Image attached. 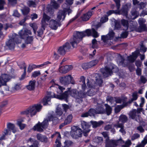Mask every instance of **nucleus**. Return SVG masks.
Masks as SVG:
<instances>
[{
    "label": "nucleus",
    "instance_id": "f257e3e1",
    "mask_svg": "<svg viewBox=\"0 0 147 147\" xmlns=\"http://www.w3.org/2000/svg\"><path fill=\"white\" fill-rule=\"evenodd\" d=\"M92 32L94 37L97 38L99 36V34L94 28L92 29V31L91 30L88 29L82 32L76 31L74 34L73 37L70 40V43L72 47L73 48L76 47L77 44L82 40L84 37L86 36H90Z\"/></svg>",
    "mask_w": 147,
    "mask_h": 147
},
{
    "label": "nucleus",
    "instance_id": "f03ea898",
    "mask_svg": "<svg viewBox=\"0 0 147 147\" xmlns=\"http://www.w3.org/2000/svg\"><path fill=\"white\" fill-rule=\"evenodd\" d=\"M51 121H53L54 124H56L59 122V120L57 117H54L52 114H49L47 118L42 123H40L39 122L34 126L33 129L34 131L42 132L43 131V129L47 127L48 122Z\"/></svg>",
    "mask_w": 147,
    "mask_h": 147
},
{
    "label": "nucleus",
    "instance_id": "7ed1b4c3",
    "mask_svg": "<svg viewBox=\"0 0 147 147\" xmlns=\"http://www.w3.org/2000/svg\"><path fill=\"white\" fill-rule=\"evenodd\" d=\"M96 83L94 84L93 85L92 83H90L89 82V80L88 79V82L87 83L88 86L90 88V89L88 90L86 92L87 95L89 96H92L95 94V91L97 90V88L96 87L97 85L100 87L101 86L102 83V80L101 77L98 74H96L95 75Z\"/></svg>",
    "mask_w": 147,
    "mask_h": 147
},
{
    "label": "nucleus",
    "instance_id": "20e7f679",
    "mask_svg": "<svg viewBox=\"0 0 147 147\" xmlns=\"http://www.w3.org/2000/svg\"><path fill=\"white\" fill-rule=\"evenodd\" d=\"M118 71V68L115 65L110 63L105 68L100 69V71L104 77H107L109 75H111L113 72H116Z\"/></svg>",
    "mask_w": 147,
    "mask_h": 147
},
{
    "label": "nucleus",
    "instance_id": "39448f33",
    "mask_svg": "<svg viewBox=\"0 0 147 147\" xmlns=\"http://www.w3.org/2000/svg\"><path fill=\"white\" fill-rule=\"evenodd\" d=\"M42 106L40 104H36L30 107L26 110L21 113L23 115L30 114L31 117L35 115L37 112H39L42 109Z\"/></svg>",
    "mask_w": 147,
    "mask_h": 147
},
{
    "label": "nucleus",
    "instance_id": "423d86ee",
    "mask_svg": "<svg viewBox=\"0 0 147 147\" xmlns=\"http://www.w3.org/2000/svg\"><path fill=\"white\" fill-rule=\"evenodd\" d=\"M21 40L18 35L13 36L6 42V46L11 50H13L15 47V42L17 44L20 43Z\"/></svg>",
    "mask_w": 147,
    "mask_h": 147
},
{
    "label": "nucleus",
    "instance_id": "0eeeda50",
    "mask_svg": "<svg viewBox=\"0 0 147 147\" xmlns=\"http://www.w3.org/2000/svg\"><path fill=\"white\" fill-rule=\"evenodd\" d=\"M78 91L76 89L71 90L70 88H68V90L64 92V93L61 96H58V98L60 99H67L68 98L69 95L70 94L72 97L75 98L76 101V99L78 98Z\"/></svg>",
    "mask_w": 147,
    "mask_h": 147
},
{
    "label": "nucleus",
    "instance_id": "6e6552de",
    "mask_svg": "<svg viewBox=\"0 0 147 147\" xmlns=\"http://www.w3.org/2000/svg\"><path fill=\"white\" fill-rule=\"evenodd\" d=\"M124 143V141L121 139L117 140H110L108 138L106 140L105 147H112L113 146H116Z\"/></svg>",
    "mask_w": 147,
    "mask_h": 147
},
{
    "label": "nucleus",
    "instance_id": "1a4fd4ad",
    "mask_svg": "<svg viewBox=\"0 0 147 147\" xmlns=\"http://www.w3.org/2000/svg\"><path fill=\"white\" fill-rule=\"evenodd\" d=\"M82 131L81 129H78L76 126H74L70 132L71 136L74 139H77L82 136Z\"/></svg>",
    "mask_w": 147,
    "mask_h": 147
},
{
    "label": "nucleus",
    "instance_id": "9d476101",
    "mask_svg": "<svg viewBox=\"0 0 147 147\" xmlns=\"http://www.w3.org/2000/svg\"><path fill=\"white\" fill-rule=\"evenodd\" d=\"M48 96L45 97L42 101L43 105H46L47 104V102L49 101L51 98H55L60 100H62L59 98L58 96H61V95H55V93L53 92H48Z\"/></svg>",
    "mask_w": 147,
    "mask_h": 147
},
{
    "label": "nucleus",
    "instance_id": "9b49d317",
    "mask_svg": "<svg viewBox=\"0 0 147 147\" xmlns=\"http://www.w3.org/2000/svg\"><path fill=\"white\" fill-rule=\"evenodd\" d=\"M131 4L129 3H128L123 5L122 8L118 11L117 13L125 16L126 18H127L128 11L131 8Z\"/></svg>",
    "mask_w": 147,
    "mask_h": 147
},
{
    "label": "nucleus",
    "instance_id": "f8f14e48",
    "mask_svg": "<svg viewBox=\"0 0 147 147\" xmlns=\"http://www.w3.org/2000/svg\"><path fill=\"white\" fill-rule=\"evenodd\" d=\"M71 48V46L68 42H66L62 46L59 47L58 50V53L62 55H65L66 52Z\"/></svg>",
    "mask_w": 147,
    "mask_h": 147
},
{
    "label": "nucleus",
    "instance_id": "ddd939ff",
    "mask_svg": "<svg viewBox=\"0 0 147 147\" xmlns=\"http://www.w3.org/2000/svg\"><path fill=\"white\" fill-rule=\"evenodd\" d=\"M7 129L5 130L4 133L5 135H10L11 131L15 133L17 131V129L16 128L15 125L11 123H8L7 125Z\"/></svg>",
    "mask_w": 147,
    "mask_h": 147
},
{
    "label": "nucleus",
    "instance_id": "4468645a",
    "mask_svg": "<svg viewBox=\"0 0 147 147\" xmlns=\"http://www.w3.org/2000/svg\"><path fill=\"white\" fill-rule=\"evenodd\" d=\"M72 78L69 75L65 76L60 77L59 78L60 82L62 84L66 85L69 84L71 82Z\"/></svg>",
    "mask_w": 147,
    "mask_h": 147
},
{
    "label": "nucleus",
    "instance_id": "2eb2a0df",
    "mask_svg": "<svg viewBox=\"0 0 147 147\" xmlns=\"http://www.w3.org/2000/svg\"><path fill=\"white\" fill-rule=\"evenodd\" d=\"M115 34L112 30H110L109 33L106 36L102 35L101 36V39L105 42H107L109 40L112 39L114 37Z\"/></svg>",
    "mask_w": 147,
    "mask_h": 147
},
{
    "label": "nucleus",
    "instance_id": "dca6fc26",
    "mask_svg": "<svg viewBox=\"0 0 147 147\" xmlns=\"http://www.w3.org/2000/svg\"><path fill=\"white\" fill-rule=\"evenodd\" d=\"M20 37L22 38L25 39L28 36V35H31V31L26 29H24L21 30L19 33Z\"/></svg>",
    "mask_w": 147,
    "mask_h": 147
},
{
    "label": "nucleus",
    "instance_id": "f3484780",
    "mask_svg": "<svg viewBox=\"0 0 147 147\" xmlns=\"http://www.w3.org/2000/svg\"><path fill=\"white\" fill-rule=\"evenodd\" d=\"M113 126L117 129L119 128V132L122 133L123 135H125L126 134L125 130L124 124L123 123H120L119 121H117L116 123L113 125Z\"/></svg>",
    "mask_w": 147,
    "mask_h": 147
},
{
    "label": "nucleus",
    "instance_id": "a211bd4d",
    "mask_svg": "<svg viewBox=\"0 0 147 147\" xmlns=\"http://www.w3.org/2000/svg\"><path fill=\"white\" fill-rule=\"evenodd\" d=\"M73 68L71 65H66L65 66H61L59 68V72L63 74H65L69 71L71 70Z\"/></svg>",
    "mask_w": 147,
    "mask_h": 147
},
{
    "label": "nucleus",
    "instance_id": "6ab92c4d",
    "mask_svg": "<svg viewBox=\"0 0 147 147\" xmlns=\"http://www.w3.org/2000/svg\"><path fill=\"white\" fill-rule=\"evenodd\" d=\"M72 118L73 116L71 114L68 115L65 119L64 123L59 125V129H61L64 126L70 123L72 121Z\"/></svg>",
    "mask_w": 147,
    "mask_h": 147
},
{
    "label": "nucleus",
    "instance_id": "aec40b11",
    "mask_svg": "<svg viewBox=\"0 0 147 147\" xmlns=\"http://www.w3.org/2000/svg\"><path fill=\"white\" fill-rule=\"evenodd\" d=\"M139 54V51H135L134 52L132 53V55L127 57V60L129 62H134L138 57Z\"/></svg>",
    "mask_w": 147,
    "mask_h": 147
},
{
    "label": "nucleus",
    "instance_id": "412c9836",
    "mask_svg": "<svg viewBox=\"0 0 147 147\" xmlns=\"http://www.w3.org/2000/svg\"><path fill=\"white\" fill-rule=\"evenodd\" d=\"M117 62L119 66H121L122 67H126L127 65V64L125 62V59L123 57L119 55L118 56Z\"/></svg>",
    "mask_w": 147,
    "mask_h": 147
},
{
    "label": "nucleus",
    "instance_id": "4be33fe9",
    "mask_svg": "<svg viewBox=\"0 0 147 147\" xmlns=\"http://www.w3.org/2000/svg\"><path fill=\"white\" fill-rule=\"evenodd\" d=\"M61 25V22L59 21H57L54 20H52L50 21V26L53 29L56 30L58 26Z\"/></svg>",
    "mask_w": 147,
    "mask_h": 147
},
{
    "label": "nucleus",
    "instance_id": "5701e85b",
    "mask_svg": "<svg viewBox=\"0 0 147 147\" xmlns=\"http://www.w3.org/2000/svg\"><path fill=\"white\" fill-rule=\"evenodd\" d=\"M50 19L51 18L47 16L46 14L45 13L43 14V18L41 21V27L44 30H45V26L47 24L46 22H48Z\"/></svg>",
    "mask_w": 147,
    "mask_h": 147
},
{
    "label": "nucleus",
    "instance_id": "b1692460",
    "mask_svg": "<svg viewBox=\"0 0 147 147\" xmlns=\"http://www.w3.org/2000/svg\"><path fill=\"white\" fill-rule=\"evenodd\" d=\"M9 80L8 76L6 74H3L1 77L0 76V87L2 86L6 85V82Z\"/></svg>",
    "mask_w": 147,
    "mask_h": 147
},
{
    "label": "nucleus",
    "instance_id": "393cba45",
    "mask_svg": "<svg viewBox=\"0 0 147 147\" xmlns=\"http://www.w3.org/2000/svg\"><path fill=\"white\" fill-rule=\"evenodd\" d=\"M66 13L65 12V11L63 10H60L57 14V20L60 22V20L62 19V20H64L65 17Z\"/></svg>",
    "mask_w": 147,
    "mask_h": 147
},
{
    "label": "nucleus",
    "instance_id": "a878e982",
    "mask_svg": "<svg viewBox=\"0 0 147 147\" xmlns=\"http://www.w3.org/2000/svg\"><path fill=\"white\" fill-rule=\"evenodd\" d=\"M87 94L86 93L81 90L78 92V97L77 99H76V102L78 103H80L83 101L82 98L86 97Z\"/></svg>",
    "mask_w": 147,
    "mask_h": 147
},
{
    "label": "nucleus",
    "instance_id": "bb28decb",
    "mask_svg": "<svg viewBox=\"0 0 147 147\" xmlns=\"http://www.w3.org/2000/svg\"><path fill=\"white\" fill-rule=\"evenodd\" d=\"M132 98L128 101L125 103L123 102V104L125 106L128 105L129 104H131L133 101L136 100L138 98V94L137 92H133L132 94Z\"/></svg>",
    "mask_w": 147,
    "mask_h": 147
},
{
    "label": "nucleus",
    "instance_id": "cd10ccee",
    "mask_svg": "<svg viewBox=\"0 0 147 147\" xmlns=\"http://www.w3.org/2000/svg\"><path fill=\"white\" fill-rule=\"evenodd\" d=\"M36 137L38 140L42 142L47 143L48 142V138L45 136L40 134H37Z\"/></svg>",
    "mask_w": 147,
    "mask_h": 147
},
{
    "label": "nucleus",
    "instance_id": "c85d7f7f",
    "mask_svg": "<svg viewBox=\"0 0 147 147\" xmlns=\"http://www.w3.org/2000/svg\"><path fill=\"white\" fill-rule=\"evenodd\" d=\"M81 125L83 130H85L87 132L90 131V130L89 129V128L90 127V125L88 123L84 121H81Z\"/></svg>",
    "mask_w": 147,
    "mask_h": 147
},
{
    "label": "nucleus",
    "instance_id": "c756f323",
    "mask_svg": "<svg viewBox=\"0 0 147 147\" xmlns=\"http://www.w3.org/2000/svg\"><path fill=\"white\" fill-rule=\"evenodd\" d=\"M93 13V11H91L88 12L84 14L81 17L82 20L84 21H86L88 20L89 18L92 16Z\"/></svg>",
    "mask_w": 147,
    "mask_h": 147
},
{
    "label": "nucleus",
    "instance_id": "7c9ffc66",
    "mask_svg": "<svg viewBox=\"0 0 147 147\" xmlns=\"http://www.w3.org/2000/svg\"><path fill=\"white\" fill-rule=\"evenodd\" d=\"M28 142L32 143V144L29 146V147H38L39 142L37 140L30 138L28 140Z\"/></svg>",
    "mask_w": 147,
    "mask_h": 147
},
{
    "label": "nucleus",
    "instance_id": "2f4dec72",
    "mask_svg": "<svg viewBox=\"0 0 147 147\" xmlns=\"http://www.w3.org/2000/svg\"><path fill=\"white\" fill-rule=\"evenodd\" d=\"M146 125V124L144 122H142L140 124L139 126L137 127L136 129L140 133H143L145 131V130L144 127Z\"/></svg>",
    "mask_w": 147,
    "mask_h": 147
},
{
    "label": "nucleus",
    "instance_id": "473e14b6",
    "mask_svg": "<svg viewBox=\"0 0 147 147\" xmlns=\"http://www.w3.org/2000/svg\"><path fill=\"white\" fill-rule=\"evenodd\" d=\"M138 24L136 21H131L130 22L129 27L132 31H136V29L137 28V26Z\"/></svg>",
    "mask_w": 147,
    "mask_h": 147
},
{
    "label": "nucleus",
    "instance_id": "72a5a7b5",
    "mask_svg": "<svg viewBox=\"0 0 147 147\" xmlns=\"http://www.w3.org/2000/svg\"><path fill=\"white\" fill-rule=\"evenodd\" d=\"M131 16L130 18H128L129 19L134 20L137 18L139 15V13L136 11L133 10L131 11Z\"/></svg>",
    "mask_w": 147,
    "mask_h": 147
},
{
    "label": "nucleus",
    "instance_id": "f704fd0d",
    "mask_svg": "<svg viewBox=\"0 0 147 147\" xmlns=\"http://www.w3.org/2000/svg\"><path fill=\"white\" fill-rule=\"evenodd\" d=\"M36 81L34 80L29 82V84L27 86V88L30 90H32L34 89L35 88Z\"/></svg>",
    "mask_w": 147,
    "mask_h": 147
},
{
    "label": "nucleus",
    "instance_id": "c9c22d12",
    "mask_svg": "<svg viewBox=\"0 0 147 147\" xmlns=\"http://www.w3.org/2000/svg\"><path fill=\"white\" fill-rule=\"evenodd\" d=\"M147 30L146 24L140 25L136 29V32H141Z\"/></svg>",
    "mask_w": 147,
    "mask_h": 147
},
{
    "label": "nucleus",
    "instance_id": "e433bc0d",
    "mask_svg": "<svg viewBox=\"0 0 147 147\" xmlns=\"http://www.w3.org/2000/svg\"><path fill=\"white\" fill-rule=\"evenodd\" d=\"M91 123L92 126V127L94 128H96L97 127L100 126L103 123V122L100 121L98 122L96 121H91Z\"/></svg>",
    "mask_w": 147,
    "mask_h": 147
},
{
    "label": "nucleus",
    "instance_id": "4c0bfd02",
    "mask_svg": "<svg viewBox=\"0 0 147 147\" xmlns=\"http://www.w3.org/2000/svg\"><path fill=\"white\" fill-rule=\"evenodd\" d=\"M121 24L125 27V30H127L128 28L129 23L127 20L122 19L121 20Z\"/></svg>",
    "mask_w": 147,
    "mask_h": 147
},
{
    "label": "nucleus",
    "instance_id": "58836bf2",
    "mask_svg": "<svg viewBox=\"0 0 147 147\" xmlns=\"http://www.w3.org/2000/svg\"><path fill=\"white\" fill-rule=\"evenodd\" d=\"M127 117L125 115H121L119 117V121L121 122V123H123L124 124V123L127 121Z\"/></svg>",
    "mask_w": 147,
    "mask_h": 147
},
{
    "label": "nucleus",
    "instance_id": "ea45409f",
    "mask_svg": "<svg viewBox=\"0 0 147 147\" xmlns=\"http://www.w3.org/2000/svg\"><path fill=\"white\" fill-rule=\"evenodd\" d=\"M147 143V136H146L142 141L141 143L137 145L135 147H144L145 145Z\"/></svg>",
    "mask_w": 147,
    "mask_h": 147
},
{
    "label": "nucleus",
    "instance_id": "a19ab883",
    "mask_svg": "<svg viewBox=\"0 0 147 147\" xmlns=\"http://www.w3.org/2000/svg\"><path fill=\"white\" fill-rule=\"evenodd\" d=\"M137 113H138V112L137 110L136 109H134L129 113V115L132 119H134L136 116Z\"/></svg>",
    "mask_w": 147,
    "mask_h": 147
},
{
    "label": "nucleus",
    "instance_id": "79ce46f5",
    "mask_svg": "<svg viewBox=\"0 0 147 147\" xmlns=\"http://www.w3.org/2000/svg\"><path fill=\"white\" fill-rule=\"evenodd\" d=\"M105 106L106 107L105 113H107V115H109L112 112V108L109 105L107 104H105Z\"/></svg>",
    "mask_w": 147,
    "mask_h": 147
},
{
    "label": "nucleus",
    "instance_id": "37998d69",
    "mask_svg": "<svg viewBox=\"0 0 147 147\" xmlns=\"http://www.w3.org/2000/svg\"><path fill=\"white\" fill-rule=\"evenodd\" d=\"M96 114H102L105 113V109L101 107H100L96 108Z\"/></svg>",
    "mask_w": 147,
    "mask_h": 147
},
{
    "label": "nucleus",
    "instance_id": "c03bdc74",
    "mask_svg": "<svg viewBox=\"0 0 147 147\" xmlns=\"http://www.w3.org/2000/svg\"><path fill=\"white\" fill-rule=\"evenodd\" d=\"M58 86V88L57 89V95H61L64 93H62L63 91L65 89V88L63 87L60 86L58 85H57Z\"/></svg>",
    "mask_w": 147,
    "mask_h": 147
},
{
    "label": "nucleus",
    "instance_id": "a18cd8bd",
    "mask_svg": "<svg viewBox=\"0 0 147 147\" xmlns=\"http://www.w3.org/2000/svg\"><path fill=\"white\" fill-rule=\"evenodd\" d=\"M29 10L30 9L28 7H24L22 9H21L24 15H26L28 14Z\"/></svg>",
    "mask_w": 147,
    "mask_h": 147
},
{
    "label": "nucleus",
    "instance_id": "49530a36",
    "mask_svg": "<svg viewBox=\"0 0 147 147\" xmlns=\"http://www.w3.org/2000/svg\"><path fill=\"white\" fill-rule=\"evenodd\" d=\"M88 112L90 116H94L95 114H97L96 109H91L89 110Z\"/></svg>",
    "mask_w": 147,
    "mask_h": 147
},
{
    "label": "nucleus",
    "instance_id": "de8ad7c7",
    "mask_svg": "<svg viewBox=\"0 0 147 147\" xmlns=\"http://www.w3.org/2000/svg\"><path fill=\"white\" fill-rule=\"evenodd\" d=\"M30 26L32 27L34 30V33L36 34V31L38 28V26L37 24L35 23H33L30 24Z\"/></svg>",
    "mask_w": 147,
    "mask_h": 147
},
{
    "label": "nucleus",
    "instance_id": "09e8293b",
    "mask_svg": "<svg viewBox=\"0 0 147 147\" xmlns=\"http://www.w3.org/2000/svg\"><path fill=\"white\" fill-rule=\"evenodd\" d=\"M51 4L53 7L55 9H57L59 6V5L55 0L51 1Z\"/></svg>",
    "mask_w": 147,
    "mask_h": 147
},
{
    "label": "nucleus",
    "instance_id": "8fccbe9b",
    "mask_svg": "<svg viewBox=\"0 0 147 147\" xmlns=\"http://www.w3.org/2000/svg\"><path fill=\"white\" fill-rule=\"evenodd\" d=\"M17 125L19 127L20 129L22 130L25 127L26 125L25 124L22 123L21 121H18L17 122Z\"/></svg>",
    "mask_w": 147,
    "mask_h": 147
},
{
    "label": "nucleus",
    "instance_id": "3c124183",
    "mask_svg": "<svg viewBox=\"0 0 147 147\" xmlns=\"http://www.w3.org/2000/svg\"><path fill=\"white\" fill-rule=\"evenodd\" d=\"M73 144V142L72 141L69 140H67L65 141L64 142V146H63V147H69L70 146Z\"/></svg>",
    "mask_w": 147,
    "mask_h": 147
},
{
    "label": "nucleus",
    "instance_id": "603ef678",
    "mask_svg": "<svg viewBox=\"0 0 147 147\" xmlns=\"http://www.w3.org/2000/svg\"><path fill=\"white\" fill-rule=\"evenodd\" d=\"M26 39L25 40V43L26 44L30 43L33 40V38L32 36H28L26 38Z\"/></svg>",
    "mask_w": 147,
    "mask_h": 147
},
{
    "label": "nucleus",
    "instance_id": "864d4df0",
    "mask_svg": "<svg viewBox=\"0 0 147 147\" xmlns=\"http://www.w3.org/2000/svg\"><path fill=\"white\" fill-rule=\"evenodd\" d=\"M56 113L57 115L60 116H61L63 113L61 109L59 107H57L56 111Z\"/></svg>",
    "mask_w": 147,
    "mask_h": 147
},
{
    "label": "nucleus",
    "instance_id": "5fc2aeb1",
    "mask_svg": "<svg viewBox=\"0 0 147 147\" xmlns=\"http://www.w3.org/2000/svg\"><path fill=\"white\" fill-rule=\"evenodd\" d=\"M131 141L129 140H128L125 142V144L122 146V147H129V146L131 144Z\"/></svg>",
    "mask_w": 147,
    "mask_h": 147
},
{
    "label": "nucleus",
    "instance_id": "6e6d98bb",
    "mask_svg": "<svg viewBox=\"0 0 147 147\" xmlns=\"http://www.w3.org/2000/svg\"><path fill=\"white\" fill-rule=\"evenodd\" d=\"M98 60H92L89 62L90 65L91 66V67L92 66H95L98 62Z\"/></svg>",
    "mask_w": 147,
    "mask_h": 147
},
{
    "label": "nucleus",
    "instance_id": "4d7b16f0",
    "mask_svg": "<svg viewBox=\"0 0 147 147\" xmlns=\"http://www.w3.org/2000/svg\"><path fill=\"white\" fill-rule=\"evenodd\" d=\"M23 69H24V72L23 74L22 75L21 78L20 79V80H22L23 79L26 75V67L24 63L23 64Z\"/></svg>",
    "mask_w": 147,
    "mask_h": 147
},
{
    "label": "nucleus",
    "instance_id": "13d9d810",
    "mask_svg": "<svg viewBox=\"0 0 147 147\" xmlns=\"http://www.w3.org/2000/svg\"><path fill=\"white\" fill-rule=\"evenodd\" d=\"M56 136L57 137V138L61 139V137L59 133L58 132H55V133L51 135V138H53L54 137Z\"/></svg>",
    "mask_w": 147,
    "mask_h": 147
},
{
    "label": "nucleus",
    "instance_id": "bf43d9fd",
    "mask_svg": "<svg viewBox=\"0 0 147 147\" xmlns=\"http://www.w3.org/2000/svg\"><path fill=\"white\" fill-rule=\"evenodd\" d=\"M140 137V135L138 133H136L134 134L131 137V139L134 140Z\"/></svg>",
    "mask_w": 147,
    "mask_h": 147
},
{
    "label": "nucleus",
    "instance_id": "052dcab7",
    "mask_svg": "<svg viewBox=\"0 0 147 147\" xmlns=\"http://www.w3.org/2000/svg\"><path fill=\"white\" fill-rule=\"evenodd\" d=\"M138 22L139 25L145 24L144 23L146 22V20L143 18H139L138 20Z\"/></svg>",
    "mask_w": 147,
    "mask_h": 147
},
{
    "label": "nucleus",
    "instance_id": "680f3d73",
    "mask_svg": "<svg viewBox=\"0 0 147 147\" xmlns=\"http://www.w3.org/2000/svg\"><path fill=\"white\" fill-rule=\"evenodd\" d=\"M82 67L83 69H86L90 68L91 66L90 65L89 62H88L83 63L82 65Z\"/></svg>",
    "mask_w": 147,
    "mask_h": 147
},
{
    "label": "nucleus",
    "instance_id": "e2e57ef3",
    "mask_svg": "<svg viewBox=\"0 0 147 147\" xmlns=\"http://www.w3.org/2000/svg\"><path fill=\"white\" fill-rule=\"evenodd\" d=\"M108 20V17L107 16H105L102 17L100 20V22L102 23L107 22Z\"/></svg>",
    "mask_w": 147,
    "mask_h": 147
},
{
    "label": "nucleus",
    "instance_id": "0e129e2a",
    "mask_svg": "<svg viewBox=\"0 0 147 147\" xmlns=\"http://www.w3.org/2000/svg\"><path fill=\"white\" fill-rule=\"evenodd\" d=\"M40 74V73L39 71H36L32 73V76L34 78H36Z\"/></svg>",
    "mask_w": 147,
    "mask_h": 147
},
{
    "label": "nucleus",
    "instance_id": "69168bd1",
    "mask_svg": "<svg viewBox=\"0 0 147 147\" xmlns=\"http://www.w3.org/2000/svg\"><path fill=\"white\" fill-rule=\"evenodd\" d=\"M20 84L19 83L16 84L14 86L13 88V91H16L20 89Z\"/></svg>",
    "mask_w": 147,
    "mask_h": 147
},
{
    "label": "nucleus",
    "instance_id": "338daca9",
    "mask_svg": "<svg viewBox=\"0 0 147 147\" xmlns=\"http://www.w3.org/2000/svg\"><path fill=\"white\" fill-rule=\"evenodd\" d=\"M140 80L141 82L143 84H145L147 81L146 78L144 76H141L140 77Z\"/></svg>",
    "mask_w": 147,
    "mask_h": 147
},
{
    "label": "nucleus",
    "instance_id": "774afa93",
    "mask_svg": "<svg viewBox=\"0 0 147 147\" xmlns=\"http://www.w3.org/2000/svg\"><path fill=\"white\" fill-rule=\"evenodd\" d=\"M92 47L93 48H95L97 46V41L95 39H93L92 40Z\"/></svg>",
    "mask_w": 147,
    "mask_h": 147
}]
</instances>
